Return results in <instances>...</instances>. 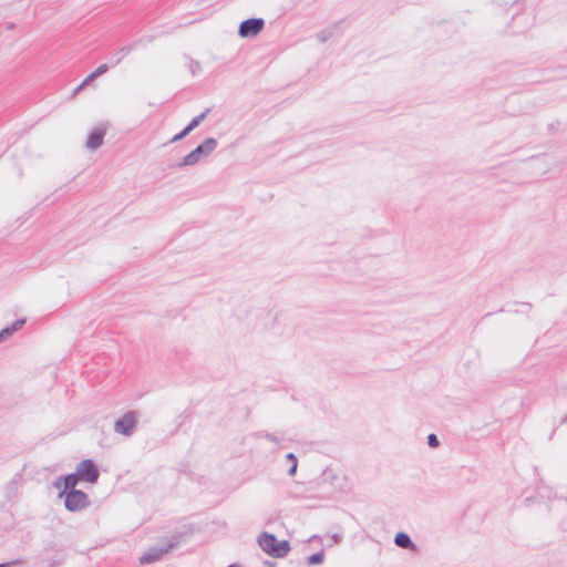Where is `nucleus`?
I'll use <instances>...</instances> for the list:
<instances>
[{"label": "nucleus", "mask_w": 567, "mask_h": 567, "mask_svg": "<svg viewBox=\"0 0 567 567\" xmlns=\"http://www.w3.org/2000/svg\"><path fill=\"white\" fill-rule=\"evenodd\" d=\"M257 543L261 550L272 558H284L291 550L289 540H279L275 534L268 532L260 533Z\"/></svg>", "instance_id": "obj_1"}, {"label": "nucleus", "mask_w": 567, "mask_h": 567, "mask_svg": "<svg viewBox=\"0 0 567 567\" xmlns=\"http://www.w3.org/2000/svg\"><path fill=\"white\" fill-rule=\"evenodd\" d=\"M218 142L215 137H207L198 144L192 152L185 155L178 163L173 164V168H183L197 164L200 158L209 156L217 147Z\"/></svg>", "instance_id": "obj_2"}, {"label": "nucleus", "mask_w": 567, "mask_h": 567, "mask_svg": "<svg viewBox=\"0 0 567 567\" xmlns=\"http://www.w3.org/2000/svg\"><path fill=\"white\" fill-rule=\"evenodd\" d=\"M58 496L63 498L65 509L71 513L80 512L91 504L87 494L81 489L60 491Z\"/></svg>", "instance_id": "obj_3"}, {"label": "nucleus", "mask_w": 567, "mask_h": 567, "mask_svg": "<svg viewBox=\"0 0 567 567\" xmlns=\"http://www.w3.org/2000/svg\"><path fill=\"white\" fill-rule=\"evenodd\" d=\"M75 471L81 482L95 484L100 478V468L91 458L82 460L76 464Z\"/></svg>", "instance_id": "obj_4"}, {"label": "nucleus", "mask_w": 567, "mask_h": 567, "mask_svg": "<svg viewBox=\"0 0 567 567\" xmlns=\"http://www.w3.org/2000/svg\"><path fill=\"white\" fill-rule=\"evenodd\" d=\"M194 535V526L192 524H183L177 526L167 538L166 546L168 550L177 548L179 545L187 543Z\"/></svg>", "instance_id": "obj_5"}, {"label": "nucleus", "mask_w": 567, "mask_h": 567, "mask_svg": "<svg viewBox=\"0 0 567 567\" xmlns=\"http://www.w3.org/2000/svg\"><path fill=\"white\" fill-rule=\"evenodd\" d=\"M137 426V412L127 411L114 422V431L124 436H131Z\"/></svg>", "instance_id": "obj_6"}, {"label": "nucleus", "mask_w": 567, "mask_h": 567, "mask_svg": "<svg viewBox=\"0 0 567 567\" xmlns=\"http://www.w3.org/2000/svg\"><path fill=\"white\" fill-rule=\"evenodd\" d=\"M265 28L262 18H249L240 22L238 27V35L243 39L255 38Z\"/></svg>", "instance_id": "obj_7"}, {"label": "nucleus", "mask_w": 567, "mask_h": 567, "mask_svg": "<svg viewBox=\"0 0 567 567\" xmlns=\"http://www.w3.org/2000/svg\"><path fill=\"white\" fill-rule=\"evenodd\" d=\"M81 482L79 478V475L76 471L61 475L56 477V480L53 483V486L60 492V491H72L76 489L78 483Z\"/></svg>", "instance_id": "obj_8"}, {"label": "nucleus", "mask_w": 567, "mask_h": 567, "mask_svg": "<svg viewBox=\"0 0 567 567\" xmlns=\"http://www.w3.org/2000/svg\"><path fill=\"white\" fill-rule=\"evenodd\" d=\"M43 551H53L54 555L52 557L48 558V566L49 567H59L62 566L66 558V551L62 547H58L55 544L50 543L47 546H44Z\"/></svg>", "instance_id": "obj_9"}, {"label": "nucleus", "mask_w": 567, "mask_h": 567, "mask_svg": "<svg viewBox=\"0 0 567 567\" xmlns=\"http://www.w3.org/2000/svg\"><path fill=\"white\" fill-rule=\"evenodd\" d=\"M105 135L106 130L104 127L93 128L87 135L86 147L92 151L100 148L104 142Z\"/></svg>", "instance_id": "obj_10"}, {"label": "nucleus", "mask_w": 567, "mask_h": 567, "mask_svg": "<svg viewBox=\"0 0 567 567\" xmlns=\"http://www.w3.org/2000/svg\"><path fill=\"white\" fill-rule=\"evenodd\" d=\"M168 551L169 550L166 545H163L161 547H152L140 557V563L142 565H146L158 561L163 557V555Z\"/></svg>", "instance_id": "obj_11"}, {"label": "nucleus", "mask_w": 567, "mask_h": 567, "mask_svg": "<svg viewBox=\"0 0 567 567\" xmlns=\"http://www.w3.org/2000/svg\"><path fill=\"white\" fill-rule=\"evenodd\" d=\"M395 546L402 549H415L416 545L405 532H398L394 536Z\"/></svg>", "instance_id": "obj_12"}, {"label": "nucleus", "mask_w": 567, "mask_h": 567, "mask_svg": "<svg viewBox=\"0 0 567 567\" xmlns=\"http://www.w3.org/2000/svg\"><path fill=\"white\" fill-rule=\"evenodd\" d=\"M21 480V474L17 473L14 477L7 484L4 495L8 502H12L18 497V483Z\"/></svg>", "instance_id": "obj_13"}, {"label": "nucleus", "mask_w": 567, "mask_h": 567, "mask_svg": "<svg viewBox=\"0 0 567 567\" xmlns=\"http://www.w3.org/2000/svg\"><path fill=\"white\" fill-rule=\"evenodd\" d=\"M339 24H340V22L334 23V24L321 30L317 34L318 40L323 43V42H327L332 37H334L336 32L339 30Z\"/></svg>", "instance_id": "obj_14"}, {"label": "nucleus", "mask_w": 567, "mask_h": 567, "mask_svg": "<svg viewBox=\"0 0 567 567\" xmlns=\"http://www.w3.org/2000/svg\"><path fill=\"white\" fill-rule=\"evenodd\" d=\"M286 461L289 463V468L287 471V474L292 477L296 475L297 473V468H298V458L296 456L295 453L292 452H289L288 454H286L285 456Z\"/></svg>", "instance_id": "obj_15"}, {"label": "nucleus", "mask_w": 567, "mask_h": 567, "mask_svg": "<svg viewBox=\"0 0 567 567\" xmlns=\"http://www.w3.org/2000/svg\"><path fill=\"white\" fill-rule=\"evenodd\" d=\"M323 560H324V551H323V549H321V550L308 556L307 564L309 566H316V565H321L323 563Z\"/></svg>", "instance_id": "obj_16"}, {"label": "nucleus", "mask_w": 567, "mask_h": 567, "mask_svg": "<svg viewBox=\"0 0 567 567\" xmlns=\"http://www.w3.org/2000/svg\"><path fill=\"white\" fill-rule=\"evenodd\" d=\"M212 109L207 107L200 114L193 117L189 122V124L196 128L200 125V123L207 117V115L210 113Z\"/></svg>", "instance_id": "obj_17"}, {"label": "nucleus", "mask_w": 567, "mask_h": 567, "mask_svg": "<svg viewBox=\"0 0 567 567\" xmlns=\"http://www.w3.org/2000/svg\"><path fill=\"white\" fill-rule=\"evenodd\" d=\"M133 49H134L133 45H124V47H122L117 51V53H116L117 56H116V59H115L113 64L114 65L118 64L123 60L124 56L128 55L132 52Z\"/></svg>", "instance_id": "obj_18"}, {"label": "nucleus", "mask_w": 567, "mask_h": 567, "mask_svg": "<svg viewBox=\"0 0 567 567\" xmlns=\"http://www.w3.org/2000/svg\"><path fill=\"white\" fill-rule=\"evenodd\" d=\"M255 436L258 437V439H266L270 442H274L276 444H279L280 443V440L272 433H269L267 431H259L257 433H255Z\"/></svg>", "instance_id": "obj_19"}, {"label": "nucleus", "mask_w": 567, "mask_h": 567, "mask_svg": "<svg viewBox=\"0 0 567 567\" xmlns=\"http://www.w3.org/2000/svg\"><path fill=\"white\" fill-rule=\"evenodd\" d=\"M536 493L539 497L542 498H548L550 499L551 496H553V491L550 487H546V486H540V487H537L536 489Z\"/></svg>", "instance_id": "obj_20"}, {"label": "nucleus", "mask_w": 567, "mask_h": 567, "mask_svg": "<svg viewBox=\"0 0 567 567\" xmlns=\"http://www.w3.org/2000/svg\"><path fill=\"white\" fill-rule=\"evenodd\" d=\"M426 443L431 449H436L440 446V440L435 433H431L427 435Z\"/></svg>", "instance_id": "obj_21"}, {"label": "nucleus", "mask_w": 567, "mask_h": 567, "mask_svg": "<svg viewBox=\"0 0 567 567\" xmlns=\"http://www.w3.org/2000/svg\"><path fill=\"white\" fill-rule=\"evenodd\" d=\"M13 333L10 326H6L0 330V343L10 338Z\"/></svg>", "instance_id": "obj_22"}, {"label": "nucleus", "mask_w": 567, "mask_h": 567, "mask_svg": "<svg viewBox=\"0 0 567 567\" xmlns=\"http://www.w3.org/2000/svg\"><path fill=\"white\" fill-rule=\"evenodd\" d=\"M25 322H27L25 318H20V319H17L14 322H12L9 326H10L11 330L13 331V333H16L20 329H22V327L25 324Z\"/></svg>", "instance_id": "obj_23"}, {"label": "nucleus", "mask_w": 567, "mask_h": 567, "mask_svg": "<svg viewBox=\"0 0 567 567\" xmlns=\"http://www.w3.org/2000/svg\"><path fill=\"white\" fill-rule=\"evenodd\" d=\"M189 71L193 75H197L202 71V66L198 61L190 60Z\"/></svg>", "instance_id": "obj_24"}, {"label": "nucleus", "mask_w": 567, "mask_h": 567, "mask_svg": "<svg viewBox=\"0 0 567 567\" xmlns=\"http://www.w3.org/2000/svg\"><path fill=\"white\" fill-rule=\"evenodd\" d=\"M109 70V65L107 64H101L99 65L94 71L93 73L99 78L101 75H103L104 73H106Z\"/></svg>", "instance_id": "obj_25"}, {"label": "nucleus", "mask_w": 567, "mask_h": 567, "mask_svg": "<svg viewBox=\"0 0 567 567\" xmlns=\"http://www.w3.org/2000/svg\"><path fill=\"white\" fill-rule=\"evenodd\" d=\"M23 563L22 559H14V560H10V561H6V563H1L0 564V567H11V566H17V565H21Z\"/></svg>", "instance_id": "obj_26"}, {"label": "nucleus", "mask_w": 567, "mask_h": 567, "mask_svg": "<svg viewBox=\"0 0 567 567\" xmlns=\"http://www.w3.org/2000/svg\"><path fill=\"white\" fill-rule=\"evenodd\" d=\"M185 137H186V135H183V132L181 131V132H178L177 134H175V135L171 138L169 143H176V142H179V141L184 140Z\"/></svg>", "instance_id": "obj_27"}, {"label": "nucleus", "mask_w": 567, "mask_h": 567, "mask_svg": "<svg viewBox=\"0 0 567 567\" xmlns=\"http://www.w3.org/2000/svg\"><path fill=\"white\" fill-rule=\"evenodd\" d=\"M95 79H97V76L91 72L84 80H83V84L87 85L89 83H91L92 81H94Z\"/></svg>", "instance_id": "obj_28"}, {"label": "nucleus", "mask_w": 567, "mask_h": 567, "mask_svg": "<svg viewBox=\"0 0 567 567\" xmlns=\"http://www.w3.org/2000/svg\"><path fill=\"white\" fill-rule=\"evenodd\" d=\"M558 126H559V122H554V123L548 124L547 128L549 132H556L558 130Z\"/></svg>", "instance_id": "obj_29"}, {"label": "nucleus", "mask_w": 567, "mask_h": 567, "mask_svg": "<svg viewBox=\"0 0 567 567\" xmlns=\"http://www.w3.org/2000/svg\"><path fill=\"white\" fill-rule=\"evenodd\" d=\"M195 128L188 123L183 130V135H188L192 131H194Z\"/></svg>", "instance_id": "obj_30"}, {"label": "nucleus", "mask_w": 567, "mask_h": 567, "mask_svg": "<svg viewBox=\"0 0 567 567\" xmlns=\"http://www.w3.org/2000/svg\"><path fill=\"white\" fill-rule=\"evenodd\" d=\"M84 86H85V84H83V82H82L80 85H78V86L73 90L72 95L78 94V93H79V92H80Z\"/></svg>", "instance_id": "obj_31"}, {"label": "nucleus", "mask_w": 567, "mask_h": 567, "mask_svg": "<svg viewBox=\"0 0 567 567\" xmlns=\"http://www.w3.org/2000/svg\"><path fill=\"white\" fill-rule=\"evenodd\" d=\"M84 86H85V84H83V82H82L80 85H78V86L73 90L72 95L78 94V93H79V92H80Z\"/></svg>", "instance_id": "obj_32"}, {"label": "nucleus", "mask_w": 567, "mask_h": 567, "mask_svg": "<svg viewBox=\"0 0 567 567\" xmlns=\"http://www.w3.org/2000/svg\"><path fill=\"white\" fill-rule=\"evenodd\" d=\"M264 565H265L266 567H276V563H275V561H272V560H265V561H264Z\"/></svg>", "instance_id": "obj_33"}, {"label": "nucleus", "mask_w": 567, "mask_h": 567, "mask_svg": "<svg viewBox=\"0 0 567 567\" xmlns=\"http://www.w3.org/2000/svg\"><path fill=\"white\" fill-rule=\"evenodd\" d=\"M522 306L527 307V311H529L533 308L532 303L529 302H522Z\"/></svg>", "instance_id": "obj_34"}, {"label": "nucleus", "mask_w": 567, "mask_h": 567, "mask_svg": "<svg viewBox=\"0 0 567 567\" xmlns=\"http://www.w3.org/2000/svg\"><path fill=\"white\" fill-rule=\"evenodd\" d=\"M560 424H567V414L561 419Z\"/></svg>", "instance_id": "obj_35"}, {"label": "nucleus", "mask_w": 567, "mask_h": 567, "mask_svg": "<svg viewBox=\"0 0 567 567\" xmlns=\"http://www.w3.org/2000/svg\"><path fill=\"white\" fill-rule=\"evenodd\" d=\"M555 432H556V427L551 431V433H550V435H549V440H551V439H553V436H554Z\"/></svg>", "instance_id": "obj_36"}, {"label": "nucleus", "mask_w": 567, "mask_h": 567, "mask_svg": "<svg viewBox=\"0 0 567 567\" xmlns=\"http://www.w3.org/2000/svg\"><path fill=\"white\" fill-rule=\"evenodd\" d=\"M227 567H240L238 564H230Z\"/></svg>", "instance_id": "obj_37"}]
</instances>
